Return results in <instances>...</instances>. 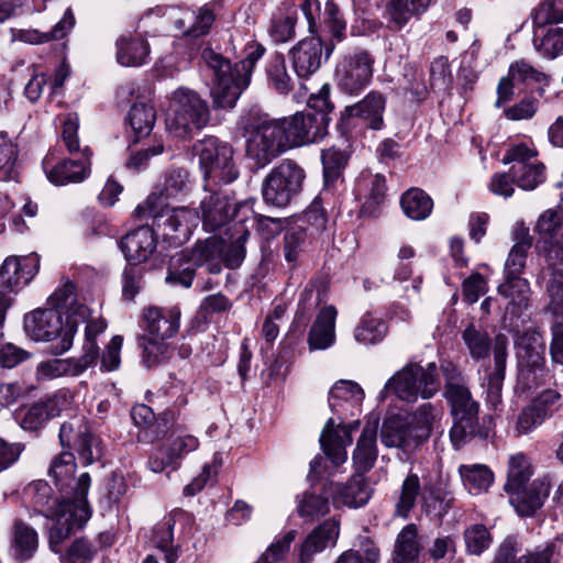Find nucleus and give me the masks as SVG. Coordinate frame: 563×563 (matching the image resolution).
I'll return each mask as SVG.
<instances>
[{
    "instance_id": "32",
    "label": "nucleus",
    "mask_w": 563,
    "mask_h": 563,
    "mask_svg": "<svg viewBox=\"0 0 563 563\" xmlns=\"http://www.w3.org/2000/svg\"><path fill=\"white\" fill-rule=\"evenodd\" d=\"M163 14L164 16H167L168 22L174 25L176 30L183 31L186 35L189 36H201L209 32L213 21H214V14L211 9L207 7H202L198 10V12L195 15V22L188 29H185L186 21L185 18L178 16L180 14L179 10L176 8H168V9H161L157 8L155 10H152L150 14Z\"/></svg>"
},
{
    "instance_id": "25",
    "label": "nucleus",
    "mask_w": 563,
    "mask_h": 563,
    "mask_svg": "<svg viewBox=\"0 0 563 563\" xmlns=\"http://www.w3.org/2000/svg\"><path fill=\"white\" fill-rule=\"evenodd\" d=\"M379 419L374 417L364 426L361 437L357 440L353 452V465L357 474H365L371 471L377 460V430Z\"/></svg>"
},
{
    "instance_id": "20",
    "label": "nucleus",
    "mask_w": 563,
    "mask_h": 563,
    "mask_svg": "<svg viewBox=\"0 0 563 563\" xmlns=\"http://www.w3.org/2000/svg\"><path fill=\"white\" fill-rule=\"evenodd\" d=\"M92 152L88 146L82 148V157L75 159H63L49 166L48 161L43 162V166L48 180L55 185H66L69 183H81L90 174Z\"/></svg>"
},
{
    "instance_id": "44",
    "label": "nucleus",
    "mask_w": 563,
    "mask_h": 563,
    "mask_svg": "<svg viewBox=\"0 0 563 563\" xmlns=\"http://www.w3.org/2000/svg\"><path fill=\"white\" fill-rule=\"evenodd\" d=\"M268 84L280 95H288L294 89V80L287 71L285 56L273 54L266 66Z\"/></svg>"
},
{
    "instance_id": "60",
    "label": "nucleus",
    "mask_w": 563,
    "mask_h": 563,
    "mask_svg": "<svg viewBox=\"0 0 563 563\" xmlns=\"http://www.w3.org/2000/svg\"><path fill=\"white\" fill-rule=\"evenodd\" d=\"M534 29L563 22V0H542L532 13Z\"/></svg>"
},
{
    "instance_id": "53",
    "label": "nucleus",
    "mask_w": 563,
    "mask_h": 563,
    "mask_svg": "<svg viewBox=\"0 0 563 563\" xmlns=\"http://www.w3.org/2000/svg\"><path fill=\"white\" fill-rule=\"evenodd\" d=\"M433 0H393L389 14L393 22L404 26L412 15L424 12Z\"/></svg>"
},
{
    "instance_id": "55",
    "label": "nucleus",
    "mask_w": 563,
    "mask_h": 563,
    "mask_svg": "<svg viewBox=\"0 0 563 563\" xmlns=\"http://www.w3.org/2000/svg\"><path fill=\"white\" fill-rule=\"evenodd\" d=\"M466 552L472 555H481L489 549L493 537L489 530L482 523L467 527L463 533Z\"/></svg>"
},
{
    "instance_id": "56",
    "label": "nucleus",
    "mask_w": 563,
    "mask_h": 563,
    "mask_svg": "<svg viewBox=\"0 0 563 563\" xmlns=\"http://www.w3.org/2000/svg\"><path fill=\"white\" fill-rule=\"evenodd\" d=\"M545 165L541 161H538L511 173V175L519 188L531 191L545 181Z\"/></svg>"
},
{
    "instance_id": "22",
    "label": "nucleus",
    "mask_w": 563,
    "mask_h": 563,
    "mask_svg": "<svg viewBox=\"0 0 563 563\" xmlns=\"http://www.w3.org/2000/svg\"><path fill=\"white\" fill-rule=\"evenodd\" d=\"M66 404V395L56 394L44 400L25 406L18 412L20 426L24 430L36 431L43 428L49 419L58 416Z\"/></svg>"
},
{
    "instance_id": "28",
    "label": "nucleus",
    "mask_w": 563,
    "mask_h": 563,
    "mask_svg": "<svg viewBox=\"0 0 563 563\" xmlns=\"http://www.w3.org/2000/svg\"><path fill=\"white\" fill-rule=\"evenodd\" d=\"M336 309L334 306L323 307L308 334V344L311 351L325 350L335 341Z\"/></svg>"
},
{
    "instance_id": "49",
    "label": "nucleus",
    "mask_w": 563,
    "mask_h": 563,
    "mask_svg": "<svg viewBox=\"0 0 563 563\" xmlns=\"http://www.w3.org/2000/svg\"><path fill=\"white\" fill-rule=\"evenodd\" d=\"M531 475L532 465L525 453L518 452L510 455L505 489H519L522 485H527Z\"/></svg>"
},
{
    "instance_id": "15",
    "label": "nucleus",
    "mask_w": 563,
    "mask_h": 563,
    "mask_svg": "<svg viewBox=\"0 0 563 563\" xmlns=\"http://www.w3.org/2000/svg\"><path fill=\"white\" fill-rule=\"evenodd\" d=\"M374 62V57L365 49H355L344 55L334 74L340 89L350 95L360 93L373 77Z\"/></svg>"
},
{
    "instance_id": "9",
    "label": "nucleus",
    "mask_w": 563,
    "mask_h": 563,
    "mask_svg": "<svg viewBox=\"0 0 563 563\" xmlns=\"http://www.w3.org/2000/svg\"><path fill=\"white\" fill-rule=\"evenodd\" d=\"M439 387L434 363L428 364L427 367L409 364L387 380L382 395L395 394L402 400L415 401L419 395L422 398H431Z\"/></svg>"
},
{
    "instance_id": "41",
    "label": "nucleus",
    "mask_w": 563,
    "mask_h": 563,
    "mask_svg": "<svg viewBox=\"0 0 563 563\" xmlns=\"http://www.w3.org/2000/svg\"><path fill=\"white\" fill-rule=\"evenodd\" d=\"M500 296L509 299L507 309L512 314H519L528 308L530 286L527 279L521 277L505 278V282L498 286Z\"/></svg>"
},
{
    "instance_id": "50",
    "label": "nucleus",
    "mask_w": 563,
    "mask_h": 563,
    "mask_svg": "<svg viewBox=\"0 0 563 563\" xmlns=\"http://www.w3.org/2000/svg\"><path fill=\"white\" fill-rule=\"evenodd\" d=\"M387 334V324L380 318L365 314L354 330L355 340L364 345H374Z\"/></svg>"
},
{
    "instance_id": "10",
    "label": "nucleus",
    "mask_w": 563,
    "mask_h": 563,
    "mask_svg": "<svg viewBox=\"0 0 563 563\" xmlns=\"http://www.w3.org/2000/svg\"><path fill=\"white\" fill-rule=\"evenodd\" d=\"M518 382L527 389L538 388L548 377L545 367V342L540 332L528 330L516 340Z\"/></svg>"
},
{
    "instance_id": "48",
    "label": "nucleus",
    "mask_w": 563,
    "mask_h": 563,
    "mask_svg": "<svg viewBox=\"0 0 563 563\" xmlns=\"http://www.w3.org/2000/svg\"><path fill=\"white\" fill-rule=\"evenodd\" d=\"M331 36V42H342L346 35V21L334 0H327L320 23Z\"/></svg>"
},
{
    "instance_id": "27",
    "label": "nucleus",
    "mask_w": 563,
    "mask_h": 563,
    "mask_svg": "<svg viewBox=\"0 0 563 563\" xmlns=\"http://www.w3.org/2000/svg\"><path fill=\"white\" fill-rule=\"evenodd\" d=\"M322 41L310 37L300 41L291 51L294 70L298 77L305 78L316 73L321 66Z\"/></svg>"
},
{
    "instance_id": "40",
    "label": "nucleus",
    "mask_w": 563,
    "mask_h": 563,
    "mask_svg": "<svg viewBox=\"0 0 563 563\" xmlns=\"http://www.w3.org/2000/svg\"><path fill=\"white\" fill-rule=\"evenodd\" d=\"M506 358H507V340L503 335H498L495 340L494 345V360H495V369L489 375L487 380V395L489 400L496 405L500 400V393L503 387V382L505 378V368H506Z\"/></svg>"
},
{
    "instance_id": "29",
    "label": "nucleus",
    "mask_w": 563,
    "mask_h": 563,
    "mask_svg": "<svg viewBox=\"0 0 563 563\" xmlns=\"http://www.w3.org/2000/svg\"><path fill=\"white\" fill-rule=\"evenodd\" d=\"M325 493L332 497L334 505L353 508L364 506L369 499V489L364 483L363 475H354L345 486L329 484Z\"/></svg>"
},
{
    "instance_id": "33",
    "label": "nucleus",
    "mask_w": 563,
    "mask_h": 563,
    "mask_svg": "<svg viewBox=\"0 0 563 563\" xmlns=\"http://www.w3.org/2000/svg\"><path fill=\"white\" fill-rule=\"evenodd\" d=\"M38 548V534L34 528L16 519L11 530L10 551L14 560L24 562L33 558Z\"/></svg>"
},
{
    "instance_id": "58",
    "label": "nucleus",
    "mask_w": 563,
    "mask_h": 563,
    "mask_svg": "<svg viewBox=\"0 0 563 563\" xmlns=\"http://www.w3.org/2000/svg\"><path fill=\"white\" fill-rule=\"evenodd\" d=\"M328 497L316 495L313 493H305L298 499L297 512L307 520H314L329 512Z\"/></svg>"
},
{
    "instance_id": "4",
    "label": "nucleus",
    "mask_w": 563,
    "mask_h": 563,
    "mask_svg": "<svg viewBox=\"0 0 563 563\" xmlns=\"http://www.w3.org/2000/svg\"><path fill=\"white\" fill-rule=\"evenodd\" d=\"M178 307H147L142 313L144 334L141 338L143 361L147 367L162 362L168 352L167 340L174 338L180 325Z\"/></svg>"
},
{
    "instance_id": "7",
    "label": "nucleus",
    "mask_w": 563,
    "mask_h": 563,
    "mask_svg": "<svg viewBox=\"0 0 563 563\" xmlns=\"http://www.w3.org/2000/svg\"><path fill=\"white\" fill-rule=\"evenodd\" d=\"M444 396L453 416L450 439L455 449H460L475 437L487 438L488 431L478 426V404L464 384L452 385L450 389L444 390Z\"/></svg>"
},
{
    "instance_id": "38",
    "label": "nucleus",
    "mask_w": 563,
    "mask_h": 563,
    "mask_svg": "<svg viewBox=\"0 0 563 563\" xmlns=\"http://www.w3.org/2000/svg\"><path fill=\"white\" fill-rule=\"evenodd\" d=\"M148 54V44L142 38L122 35L117 41V60L122 66H141L146 62Z\"/></svg>"
},
{
    "instance_id": "51",
    "label": "nucleus",
    "mask_w": 563,
    "mask_h": 563,
    "mask_svg": "<svg viewBox=\"0 0 563 563\" xmlns=\"http://www.w3.org/2000/svg\"><path fill=\"white\" fill-rule=\"evenodd\" d=\"M534 29L533 44L537 52L544 58L554 59L563 55V27H550L543 35Z\"/></svg>"
},
{
    "instance_id": "5",
    "label": "nucleus",
    "mask_w": 563,
    "mask_h": 563,
    "mask_svg": "<svg viewBox=\"0 0 563 563\" xmlns=\"http://www.w3.org/2000/svg\"><path fill=\"white\" fill-rule=\"evenodd\" d=\"M245 155L256 168H264L289 150L277 119L251 118L243 125Z\"/></svg>"
},
{
    "instance_id": "6",
    "label": "nucleus",
    "mask_w": 563,
    "mask_h": 563,
    "mask_svg": "<svg viewBox=\"0 0 563 563\" xmlns=\"http://www.w3.org/2000/svg\"><path fill=\"white\" fill-rule=\"evenodd\" d=\"M330 87L324 85L317 96L309 100L316 112H297L289 118L277 119L284 130L289 150L309 143L318 142L327 134V112L333 109L329 100Z\"/></svg>"
},
{
    "instance_id": "17",
    "label": "nucleus",
    "mask_w": 563,
    "mask_h": 563,
    "mask_svg": "<svg viewBox=\"0 0 563 563\" xmlns=\"http://www.w3.org/2000/svg\"><path fill=\"white\" fill-rule=\"evenodd\" d=\"M561 394L554 389H544L521 409L516 421V432L529 434L551 418L559 408Z\"/></svg>"
},
{
    "instance_id": "16",
    "label": "nucleus",
    "mask_w": 563,
    "mask_h": 563,
    "mask_svg": "<svg viewBox=\"0 0 563 563\" xmlns=\"http://www.w3.org/2000/svg\"><path fill=\"white\" fill-rule=\"evenodd\" d=\"M40 268L37 254L27 256H8L0 266V297L12 300L36 275Z\"/></svg>"
},
{
    "instance_id": "14",
    "label": "nucleus",
    "mask_w": 563,
    "mask_h": 563,
    "mask_svg": "<svg viewBox=\"0 0 563 563\" xmlns=\"http://www.w3.org/2000/svg\"><path fill=\"white\" fill-rule=\"evenodd\" d=\"M135 212L139 217H153L164 239L174 245L188 241L200 220L199 213L188 207L173 208L158 213L157 210L152 211L145 206H137Z\"/></svg>"
},
{
    "instance_id": "57",
    "label": "nucleus",
    "mask_w": 563,
    "mask_h": 563,
    "mask_svg": "<svg viewBox=\"0 0 563 563\" xmlns=\"http://www.w3.org/2000/svg\"><path fill=\"white\" fill-rule=\"evenodd\" d=\"M58 549L62 563H91L97 553L95 545L86 538L74 540L64 553L60 545Z\"/></svg>"
},
{
    "instance_id": "45",
    "label": "nucleus",
    "mask_w": 563,
    "mask_h": 563,
    "mask_svg": "<svg viewBox=\"0 0 563 563\" xmlns=\"http://www.w3.org/2000/svg\"><path fill=\"white\" fill-rule=\"evenodd\" d=\"M464 486L471 494L486 492L494 481V474L484 464L461 465L459 468Z\"/></svg>"
},
{
    "instance_id": "59",
    "label": "nucleus",
    "mask_w": 563,
    "mask_h": 563,
    "mask_svg": "<svg viewBox=\"0 0 563 563\" xmlns=\"http://www.w3.org/2000/svg\"><path fill=\"white\" fill-rule=\"evenodd\" d=\"M538 151L533 146L526 143H518L511 145L505 153L503 163L511 164L510 174L525 168L528 164L538 162Z\"/></svg>"
},
{
    "instance_id": "36",
    "label": "nucleus",
    "mask_w": 563,
    "mask_h": 563,
    "mask_svg": "<svg viewBox=\"0 0 563 563\" xmlns=\"http://www.w3.org/2000/svg\"><path fill=\"white\" fill-rule=\"evenodd\" d=\"M421 547L415 523L405 526L397 534L393 551V563H419Z\"/></svg>"
},
{
    "instance_id": "64",
    "label": "nucleus",
    "mask_w": 563,
    "mask_h": 563,
    "mask_svg": "<svg viewBox=\"0 0 563 563\" xmlns=\"http://www.w3.org/2000/svg\"><path fill=\"white\" fill-rule=\"evenodd\" d=\"M189 252L192 255L194 261H196V264L201 266L221 257L223 252V241L217 236H210L205 241H199Z\"/></svg>"
},
{
    "instance_id": "52",
    "label": "nucleus",
    "mask_w": 563,
    "mask_h": 563,
    "mask_svg": "<svg viewBox=\"0 0 563 563\" xmlns=\"http://www.w3.org/2000/svg\"><path fill=\"white\" fill-rule=\"evenodd\" d=\"M74 24L75 18L73 11L67 9L63 18L54 25L49 33L21 31L20 40L30 44H38L49 40H60L73 29Z\"/></svg>"
},
{
    "instance_id": "46",
    "label": "nucleus",
    "mask_w": 563,
    "mask_h": 563,
    "mask_svg": "<svg viewBox=\"0 0 563 563\" xmlns=\"http://www.w3.org/2000/svg\"><path fill=\"white\" fill-rule=\"evenodd\" d=\"M155 120L156 113L152 106L140 102L131 107L128 121L133 132L134 142L151 133Z\"/></svg>"
},
{
    "instance_id": "47",
    "label": "nucleus",
    "mask_w": 563,
    "mask_h": 563,
    "mask_svg": "<svg viewBox=\"0 0 563 563\" xmlns=\"http://www.w3.org/2000/svg\"><path fill=\"white\" fill-rule=\"evenodd\" d=\"M462 340L471 357L475 361L486 358L492 350V340L481 327L470 323L462 331Z\"/></svg>"
},
{
    "instance_id": "23",
    "label": "nucleus",
    "mask_w": 563,
    "mask_h": 563,
    "mask_svg": "<svg viewBox=\"0 0 563 563\" xmlns=\"http://www.w3.org/2000/svg\"><path fill=\"white\" fill-rule=\"evenodd\" d=\"M340 536V523L328 519L317 526L299 548V563H310L313 556L328 548H333Z\"/></svg>"
},
{
    "instance_id": "62",
    "label": "nucleus",
    "mask_w": 563,
    "mask_h": 563,
    "mask_svg": "<svg viewBox=\"0 0 563 563\" xmlns=\"http://www.w3.org/2000/svg\"><path fill=\"white\" fill-rule=\"evenodd\" d=\"M420 494V481L416 474L408 475L401 486L399 500L396 505V514L407 518Z\"/></svg>"
},
{
    "instance_id": "11",
    "label": "nucleus",
    "mask_w": 563,
    "mask_h": 563,
    "mask_svg": "<svg viewBox=\"0 0 563 563\" xmlns=\"http://www.w3.org/2000/svg\"><path fill=\"white\" fill-rule=\"evenodd\" d=\"M196 153L207 184H230L238 178L239 169L231 144L210 136L196 145Z\"/></svg>"
},
{
    "instance_id": "42",
    "label": "nucleus",
    "mask_w": 563,
    "mask_h": 563,
    "mask_svg": "<svg viewBox=\"0 0 563 563\" xmlns=\"http://www.w3.org/2000/svg\"><path fill=\"white\" fill-rule=\"evenodd\" d=\"M400 206L404 213L411 220L421 221L427 219L433 209L431 197L419 188H410L402 194Z\"/></svg>"
},
{
    "instance_id": "19",
    "label": "nucleus",
    "mask_w": 563,
    "mask_h": 563,
    "mask_svg": "<svg viewBox=\"0 0 563 563\" xmlns=\"http://www.w3.org/2000/svg\"><path fill=\"white\" fill-rule=\"evenodd\" d=\"M199 446L198 439L183 431L174 432L170 435L169 444L156 449L148 460V467L154 473H161L167 467L177 470L179 461L188 453Z\"/></svg>"
},
{
    "instance_id": "18",
    "label": "nucleus",
    "mask_w": 563,
    "mask_h": 563,
    "mask_svg": "<svg viewBox=\"0 0 563 563\" xmlns=\"http://www.w3.org/2000/svg\"><path fill=\"white\" fill-rule=\"evenodd\" d=\"M200 220L206 231H217L235 214L236 203L224 190H208L199 203Z\"/></svg>"
},
{
    "instance_id": "24",
    "label": "nucleus",
    "mask_w": 563,
    "mask_h": 563,
    "mask_svg": "<svg viewBox=\"0 0 563 563\" xmlns=\"http://www.w3.org/2000/svg\"><path fill=\"white\" fill-rule=\"evenodd\" d=\"M509 501L517 514L522 517H530L540 509L548 498L550 485L545 481L536 479L529 485H522L519 489H507Z\"/></svg>"
},
{
    "instance_id": "2",
    "label": "nucleus",
    "mask_w": 563,
    "mask_h": 563,
    "mask_svg": "<svg viewBox=\"0 0 563 563\" xmlns=\"http://www.w3.org/2000/svg\"><path fill=\"white\" fill-rule=\"evenodd\" d=\"M263 47H257L247 57L234 65L212 48H205L201 57L211 73L210 96L214 110L234 108L243 90L250 84L252 69L262 57Z\"/></svg>"
},
{
    "instance_id": "61",
    "label": "nucleus",
    "mask_w": 563,
    "mask_h": 563,
    "mask_svg": "<svg viewBox=\"0 0 563 563\" xmlns=\"http://www.w3.org/2000/svg\"><path fill=\"white\" fill-rule=\"evenodd\" d=\"M508 73L510 78H514L517 84H540L547 86L550 77L543 71L534 68L523 59L516 60L510 64Z\"/></svg>"
},
{
    "instance_id": "26",
    "label": "nucleus",
    "mask_w": 563,
    "mask_h": 563,
    "mask_svg": "<svg viewBox=\"0 0 563 563\" xmlns=\"http://www.w3.org/2000/svg\"><path fill=\"white\" fill-rule=\"evenodd\" d=\"M334 420L330 418L320 435V443L325 455L339 466L346 461L345 448L352 443V427L339 424L334 428Z\"/></svg>"
},
{
    "instance_id": "13",
    "label": "nucleus",
    "mask_w": 563,
    "mask_h": 563,
    "mask_svg": "<svg viewBox=\"0 0 563 563\" xmlns=\"http://www.w3.org/2000/svg\"><path fill=\"white\" fill-rule=\"evenodd\" d=\"M174 114L167 120V126L176 136L185 137L192 130H201L210 120L207 102L195 91L179 88L173 93Z\"/></svg>"
},
{
    "instance_id": "8",
    "label": "nucleus",
    "mask_w": 563,
    "mask_h": 563,
    "mask_svg": "<svg viewBox=\"0 0 563 563\" xmlns=\"http://www.w3.org/2000/svg\"><path fill=\"white\" fill-rule=\"evenodd\" d=\"M24 329L35 341H52L59 339L53 346V353L63 354L71 345L77 332V321L68 314L63 322L62 312L55 309H37L24 318Z\"/></svg>"
},
{
    "instance_id": "30",
    "label": "nucleus",
    "mask_w": 563,
    "mask_h": 563,
    "mask_svg": "<svg viewBox=\"0 0 563 563\" xmlns=\"http://www.w3.org/2000/svg\"><path fill=\"white\" fill-rule=\"evenodd\" d=\"M380 440L385 446L398 448L405 452H410L420 445L409 423L399 417H390L384 421Z\"/></svg>"
},
{
    "instance_id": "63",
    "label": "nucleus",
    "mask_w": 563,
    "mask_h": 563,
    "mask_svg": "<svg viewBox=\"0 0 563 563\" xmlns=\"http://www.w3.org/2000/svg\"><path fill=\"white\" fill-rule=\"evenodd\" d=\"M323 165V176L327 185L336 180L342 170L344 169L347 156L346 154L335 147L324 150L321 155Z\"/></svg>"
},
{
    "instance_id": "31",
    "label": "nucleus",
    "mask_w": 563,
    "mask_h": 563,
    "mask_svg": "<svg viewBox=\"0 0 563 563\" xmlns=\"http://www.w3.org/2000/svg\"><path fill=\"white\" fill-rule=\"evenodd\" d=\"M91 366L89 355L79 357L54 358L41 362L36 368V375L40 379H52L65 375L79 376Z\"/></svg>"
},
{
    "instance_id": "21",
    "label": "nucleus",
    "mask_w": 563,
    "mask_h": 563,
    "mask_svg": "<svg viewBox=\"0 0 563 563\" xmlns=\"http://www.w3.org/2000/svg\"><path fill=\"white\" fill-rule=\"evenodd\" d=\"M120 250L130 264L146 262L156 251L157 238L148 225L128 232L119 242Z\"/></svg>"
},
{
    "instance_id": "43",
    "label": "nucleus",
    "mask_w": 563,
    "mask_h": 563,
    "mask_svg": "<svg viewBox=\"0 0 563 563\" xmlns=\"http://www.w3.org/2000/svg\"><path fill=\"white\" fill-rule=\"evenodd\" d=\"M442 408L439 405L427 402L418 407L409 420V426L415 432L419 444L424 442L434 423L442 417Z\"/></svg>"
},
{
    "instance_id": "39",
    "label": "nucleus",
    "mask_w": 563,
    "mask_h": 563,
    "mask_svg": "<svg viewBox=\"0 0 563 563\" xmlns=\"http://www.w3.org/2000/svg\"><path fill=\"white\" fill-rule=\"evenodd\" d=\"M197 267L198 264L189 251L178 252L169 260L166 283L188 288L192 284Z\"/></svg>"
},
{
    "instance_id": "34",
    "label": "nucleus",
    "mask_w": 563,
    "mask_h": 563,
    "mask_svg": "<svg viewBox=\"0 0 563 563\" xmlns=\"http://www.w3.org/2000/svg\"><path fill=\"white\" fill-rule=\"evenodd\" d=\"M386 99L378 91H371L363 100L345 107L346 117H360L368 121L373 130H380L384 124L383 113Z\"/></svg>"
},
{
    "instance_id": "1",
    "label": "nucleus",
    "mask_w": 563,
    "mask_h": 563,
    "mask_svg": "<svg viewBox=\"0 0 563 563\" xmlns=\"http://www.w3.org/2000/svg\"><path fill=\"white\" fill-rule=\"evenodd\" d=\"M59 441L64 450L55 456L51 463L48 474L55 481L63 494L75 500L73 516L75 522H87L91 510L87 501V493L90 487V475L82 473L78 478L74 477L76 471V451L84 464H91L100 454L99 441L91 432L84 417H74L62 424Z\"/></svg>"
},
{
    "instance_id": "35",
    "label": "nucleus",
    "mask_w": 563,
    "mask_h": 563,
    "mask_svg": "<svg viewBox=\"0 0 563 563\" xmlns=\"http://www.w3.org/2000/svg\"><path fill=\"white\" fill-rule=\"evenodd\" d=\"M188 183V173L185 169H172L164 176V181L158 191L152 192L145 202L146 209L158 210L165 205V200L178 196L185 191Z\"/></svg>"
},
{
    "instance_id": "3",
    "label": "nucleus",
    "mask_w": 563,
    "mask_h": 563,
    "mask_svg": "<svg viewBox=\"0 0 563 563\" xmlns=\"http://www.w3.org/2000/svg\"><path fill=\"white\" fill-rule=\"evenodd\" d=\"M24 495L38 512L54 519L55 522L49 529L48 539V545L53 552H59V544L86 523H77L73 516L70 517L75 509V500L66 494H63L60 500L54 499L51 486L44 481L30 483L24 489Z\"/></svg>"
},
{
    "instance_id": "12",
    "label": "nucleus",
    "mask_w": 563,
    "mask_h": 563,
    "mask_svg": "<svg viewBox=\"0 0 563 563\" xmlns=\"http://www.w3.org/2000/svg\"><path fill=\"white\" fill-rule=\"evenodd\" d=\"M305 178L303 168L296 162L282 161L262 183L264 202L279 208L288 206L300 194Z\"/></svg>"
},
{
    "instance_id": "37",
    "label": "nucleus",
    "mask_w": 563,
    "mask_h": 563,
    "mask_svg": "<svg viewBox=\"0 0 563 563\" xmlns=\"http://www.w3.org/2000/svg\"><path fill=\"white\" fill-rule=\"evenodd\" d=\"M515 241L505 263V278L520 277L526 266L528 251L532 245V238L523 227L515 231Z\"/></svg>"
},
{
    "instance_id": "54",
    "label": "nucleus",
    "mask_w": 563,
    "mask_h": 563,
    "mask_svg": "<svg viewBox=\"0 0 563 563\" xmlns=\"http://www.w3.org/2000/svg\"><path fill=\"white\" fill-rule=\"evenodd\" d=\"M174 525L173 518H165L154 528L153 542L157 548V553L164 558L165 563L176 562V554L173 551Z\"/></svg>"
}]
</instances>
